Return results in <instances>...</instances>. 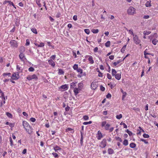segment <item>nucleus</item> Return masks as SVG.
<instances>
[{"instance_id": "6", "label": "nucleus", "mask_w": 158, "mask_h": 158, "mask_svg": "<svg viewBox=\"0 0 158 158\" xmlns=\"http://www.w3.org/2000/svg\"><path fill=\"white\" fill-rule=\"evenodd\" d=\"M98 83L97 81H94L91 83L90 85L91 88L93 89H95L98 87Z\"/></svg>"}, {"instance_id": "34", "label": "nucleus", "mask_w": 158, "mask_h": 158, "mask_svg": "<svg viewBox=\"0 0 158 158\" xmlns=\"http://www.w3.org/2000/svg\"><path fill=\"white\" fill-rule=\"evenodd\" d=\"M31 30L33 33L35 34H37L38 33L37 30L35 28H32Z\"/></svg>"}, {"instance_id": "42", "label": "nucleus", "mask_w": 158, "mask_h": 158, "mask_svg": "<svg viewBox=\"0 0 158 158\" xmlns=\"http://www.w3.org/2000/svg\"><path fill=\"white\" fill-rule=\"evenodd\" d=\"M6 114L7 116L10 118H11L12 117V115L8 112H6Z\"/></svg>"}, {"instance_id": "20", "label": "nucleus", "mask_w": 158, "mask_h": 158, "mask_svg": "<svg viewBox=\"0 0 158 158\" xmlns=\"http://www.w3.org/2000/svg\"><path fill=\"white\" fill-rule=\"evenodd\" d=\"M107 152L109 155H111L114 153V151L111 148H108L107 149Z\"/></svg>"}, {"instance_id": "5", "label": "nucleus", "mask_w": 158, "mask_h": 158, "mask_svg": "<svg viewBox=\"0 0 158 158\" xmlns=\"http://www.w3.org/2000/svg\"><path fill=\"white\" fill-rule=\"evenodd\" d=\"M27 79L29 81L34 79L37 81L38 79V77L35 74H33L32 75H29L27 77Z\"/></svg>"}, {"instance_id": "46", "label": "nucleus", "mask_w": 158, "mask_h": 158, "mask_svg": "<svg viewBox=\"0 0 158 158\" xmlns=\"http://www.w3.org/2000/svg\"><path fill=\"white\" fill-rule=\"evenodd\" d=\"M107 78L108 79H112V76L110 74V73H108L107 74Z\"/></svg>"}, {"instance_id": "16", "label": "nucleus", "mask_w": 158, "mask_h": 158, "mask_svg": "<svg viewBox=\"0 0 158 158\" xmlns=\"http://www.w3.org/2000/svg\"><path fill=\"white\" fill-rule=\"evenodd\" d=\"M116 79L119 80L121 79V73H117L114 76Z\"/></svg>"}, {"instance_id": "15", "label": "nucleus", "mask_w": 158, "mask_h": 158, "mask_svg": "<svg viewBox=\"0 0 158 158\" xmlns=\"http://www.w3.org/2000/svg\"><path fill=\"white\" fill-rule=\"evenodd\" d=\"M83 70L79 68L77 70V72L79 73L80 74V75H78L77 76L78 77L81 78L82 76V75H81L82 74V71Z\"/></svg>"}, {"instance_id": "43", "label": "nucleus", "mask_w": 158, "mask_h": 158, "mask_svg": "<svg viewBox=\"0 0 158 158\" xmlns=\"http://www.w3.org/2000/svg\"><path fill=\"white\" fill-rule=\"evenodd\" d=\"M122 114H119L118 115H117L116 116V118L117 119H120L122 117Z\"/></svg>"}, {"instance_id": "13", "label": "nucleus", "mask_w": 158, "mask_h": 158, "mask_svg": "<svg viewBox=\"0 0 158 158\" xmlns=\"http://www.w3.org/2000/svg\"><path fill=\"white\" fill-rule=\"evenodd\" d=\"M60 88L63 89V90L65 91L68 89L69 88V86L68 85L65 84L64 85H61L59 88V89Z\"/></svg>"}, {"instance_id": "55", "label": "nucleus", "mask_w": 158, "mask_h": 158, "mask_svg": "<svg viewBox=\"0 0 158 158\" xmlns=\"http://www.w3.org/2000/svg\"><path fill=\"white\" fill-rule=\"evenodd\" d=\"M121 125H123L124 128H127V126L126 125V124L124 123H123V122H122L120 124Z\"/></svg>"}, {"instance_id": "8", "label": "nucleus", "mask_w": 158, "mask_h": 158, "mask_svg": "<svg viewBox=\"0 0 158 158\" xmlns=\"http://www.w3.org/2000/svg\"><path fill=\"white\" fill-rule=\"evenodd\" d=\"M122 61V60H119L116 61L112 62L111 63V65L113 67H116L117 66H120L121 65V64H119Z\"/></svg>"}, {"instance_id": "47", "label": "nucleus", "mask_w": 158, "mask_h": 158, "mask_svg": "<svg viewBox=\"0 0 158 158\" xmlns=\"http://www.w3.org/2000/svg\"><path fill=\"white\" fill-rule=\"evenodd\" d=\"M52 154L55 158H58V157L57 154L56 152H53Z\"/></svg>"}, {"instance_id": "1", "label": "nucleus", "mask_w": 158, "mask_h": 158, "mask_svg": "<svg viewBox=\"0 0 158 158\" xmlns=\"http://www.w3.org/2000/svg\"><path fill=\"white\" fill-rule=\"evenodd\" d=\"M23 125L27 132L29 134H31L32 133V129L28 122L25 121H23Z\"/></svg>"}, {"instance_id": "2", "label": "nucleus", "mask_w": 158, "mask_h": 158, "mask_svg": "<svg viewBox=\"0 0 158 158\" xmlns=\"http://www.w3.org/2000/svg\"><path fill=\"white\" fill-rule=\"evenodd\" d=\"M133 40L134 43L136 44H139L141 46V44H140L141 42V40L139 39V37L137 35H135L133 36Z\"/></svg>"}, {"instance_id": "49", "label": "nucleus", "mask_w": 158, "mask_h": 158, "mask_svg": "<svg viewBox=\"0 0 158 158\" xmlns=\"http://www.w3.org/2000/svg\"><path fill=\"white\" fill-rule=\"evenodd\" d=\"M83 118L86 121L89 119V117L87 115H85L83 116Z\"/></svg>"}, {"instance_id": "63", "label": "nucleus", "mask_w": 158, "mask_h": 158, "mask_svg": "<svg viewBox=\"0 0 158 158\" xmlns=\"http://www.w3.org/2000/svg\"><path fill=\"white\" fill-rule=\"evenodd\" d=\"M10 145L11 146H12L13 145V142L12 140L11 137H10Z\"/></svg>"}, {"instance_id": "12", "label": "nucleus", "mask_w": 158, "mask_h": 158, "mask_svg": "<svg viewBox=\"0 0 158 158\" xmlns=\"http://www.w3.org/2000/svg\"><path fill=\"white\" fill-rule=\"evenodd\" d=\"M103 137V135L102 132L100 131H98L97 137L98 140H100Z\"/></svg>"}, {"instance_id": "44", "label": "nucleus", "mask_w": 158, "mask_h": 158, "mask_svg": "<svg viewBox=\"0 0 158 158\" xmlns=\"http://www.w3.org/2000/svg\"><path fill=\"white\" fill-rule=\"evenodd\" d=\"M73 69L74 70H77L78 69V65L76 64H74L73 66Z\"/></svg>"}, {"instance_id": "62", "label": "nucleus", "mask_w": 158, "mask_h": 158, "mask_svg": "<svg viewBox=\"0 0 158 158\" xmlns=\"http://www.w3.org/2000/svg\"><path fill=\"white\" fill-rule=\"evenodd\" d=\"M74 131L73 130L70 128V127H68L66 130V131Z\"/></svg>"}, {"instance_id": "28", "label": "nucleus", "mask_w": 158, "mask_h": 158, "mask_svg": "<svg viewBox=\"0 0 158 158\" xmlns=\"http://www.w3.org/2000/svg\"><path fill=\"white\" fill-rule=\"evenodd\" d=\"M64 72L62 69H58V74L59 75H63L64 74Z\"/></svg>"}, {"instance_id": "19", "label": "nucleus", "mask_w": 158, "mask_h": 158, "mask_svg": "<svg viewBox=\"0 0 158 158\" xmlns=\"http://www.w3.org/2000/svg\"><path fill=\"white\" fill-rule=\"evenodd\" d=\"M81 134V138H80V143L81 145H82L83 143V133L81 131L80 132Z\"/></svg>"}, {"instance_id": "51", "label": "nucleus", "mask_w": 158, "mask_h": 158, "mask_svg": "<svg viewBox=\"0 0 158 158\" xmlns=\"http://www.w3.org/2000/svg\"><path fill=\"white\" fill-rule=\"evenodd\" d=\"M92 123V121H89V122H85L83 123V124L84 125H87L89 124H91Z\"/></svg>"}, {"instance_id": "38", "label": "nucleus", "mask_w": 158, "mask_h": 158, "mask_svg": "<svg viewBox=\"0 0 158 158\" xmlns=\"http://www.w3.org/2000/svg\"><path fill=\"white\" fill-rule=\"evenodd\" d=\"M83 87V84L82 83H79L78 84V88L81 89Z\"/></svg>"}, {"instance_id": "40", "label": "nucleus", "mask_w": 158, "mask_h": 158, "mask_svg": "<svg viewBox=\"0 0 158 158\" xmlns=\"http://www.w3.org/2000/svg\"><path fill=\"white\" fill-rule=\"evenodd\" d=\"M145 6L146 7H149V6H151V2H149V1H148L146 2L145 3Z\"/></svg>"}, {"instance_id": "31", "label": "nucleus", "mask_w": 158, "mask_h": 158, "mask_svg": "<svg viewBox=\"0 0 158 158\" xmlns=\"http://www.w3.org/2000/svg\"><path fill=\"white\" fill-rule=\"evenodd\" d=\"M53 149L56 152L57 151V150H61V148L58 146H56L53 148Z\"/></svg>"}, {"instance_id": "41", "label": "nucleus", "mask_w": 158, "mask_h": 158, "mask_svg": "<svg viewBox=\"0 0 158 158\" xmlns=\"http://www.w3.org/2000/svg\"><path fill=\"white\" fill-rule=\"evenodd\" d=\"M143 136L144 138H149L150 137V136L149 135L146 133H144L143 134Z\"/></svg>"}, {"instance_id": "10", "label": "nucleus", "mask_w": 158, "mask_h": 158, "mask_svg": "<svg viewBox=\"0 0 158 158\" xmlns=\"http://www.w3.org/2000/svg\"><path fill=\"white\" fill-rule=\"evenodd\" d=\"M10 44H11V46L13 47L17 48L18 47V44L17 42L14 40H11L10 42Z\"/></svg>"}, {"instance_id": "18", "label": "nucleus", "mask_w": 158, "mask_h": 158, "mask_svg": "<svg viewBox=\"0 0 158 158\" xmlns=\"http://www.w3.org/2000/svg\"><path fill=\"white\" fill-rule=\"evenodd\" d=\"M81 89L78 88H75L74 89V92L75 95H77L79 93V91Z\"/></svg>"}, {"instance_id": "17", "label": "nucleus", "mask_w": 158, "mask_h": 158, "mask_svg": "<svg viewBox=\"0 0 158 158\" xmlns=\"http://www.w3.org/2000/svg\"><path fill=\"white\" fill-rule=\"evenodd\" d=\"M16 70L18 71L17 72H19V73H21L23 71V69H21V67L19 65H16Z\"/></svg>"}, {"instance_id": "26", "label": "nucleus", "mask_w": 158, "mask_h": 158, "mask_svg": "<svg viewBox=\"0 0 158 158\" xmlns=\"http://www.w3.org/2000/svg\"><path fill=\"white\" fill-rule=\"evenodd\" d=\"M129 144V142H128V140L127 139H124L123 142V144L125 146H126L128 145Z\"/></svg>"}, {"instance_id": "33", "label": "nucleus", "mask_w": 158, "mask_h": 158, "mask_svg": "<svg viewBox=\"0 0 158 158\" xmlns=\"http://www.w3.org/2000/svg\"><path fill=\"white\" fill-rule=\"evenodd\" d=\"M105 45L106 47H110V42L109 41H107L105 43Z\"/></svg>"}, {"instance_id": "23", "label": "nucleus", "mask_w": 158, "mask_h": 158, "mask_svg": "<svg viewBox=\"0 0 158 158\" xmlns=\"http://www.w3.org/2000/svg\"><path fill=\"white\" fill-rule=\"evenodd\" d=\"M152 42L154 45H156L158 43V40L156 39H154L152 40Z\"/></svg>"}, {"instance_id": "4", "label": "nucleus", "mask_w": 158, "mask_h": 158, "mask_svg": "<svg viewBox=\"0 0 158 158\" xmlns=\"http://www.w3.org/2000/svg\"><path fill=\"white\" fill-rule=\"evenodd\" d=\"M19 72H14L13 73L11 79L12 80H18L19 78Z\"/></svg>"}, {"instance_id": "36", "label": "nucleus", "mask_w": 158, "mask_h": 158, "mask_svg": "<svg viewBox=\"0 0 158 158\" xmlns=\"http://www.w3.org/2000/svg\"><path fill=\"white\" fill-rule=\"evenodd\" d=\"M151 33V32L150 31H143V34L144 35H146L150 34Z\"/></svg>"}, {"instance_id": "27", "label": "nucleus", "mask_w": 158, "mask_h": 158, "mask_svg": "<svg viewBox=\"0 0 158 158\" xmlns=\"http://www.w3.org/2000/svg\"><path fill=\"white\" fill-rule=\"evenodd\" d=\"M25 51V48L24 47L22 46L20 47V53H23Z\"/></svg>"}, {"instance_id": "57", "label": "nucleus", "mask_w": 158, "mask_h": 158, "mask_svg": "<svg viewBox=\"0 0 158 158\" xmlns=\"http://www.w3.org/2000/svg\"><path fill=\"white\" fill-rule=\"evenodd\" d=\"M98 50V48L97 47H95L94 49V51L95 53L97 52Z\"/></svg>"}, {"instance_id": "24", "label": "nucleus", "mask_w": 158, "mask_h": 158, "mask_svg": "<svg viewBox=\"0 0 158 158\" xmlns=\"http://www.w3.org/2000/svg\"><path fill=\"white\" fill-rule=\"evenodd\" d=\"M114 139L117 141H118L119 142H122V139L119 137L117 136H115L114 137Z\"/></svg>"}, {"instance_id": "21", "label": "nucleus", "mask_w": 158, "mask_h": 158, "mask_svg": "<svg viewBox=\"0 0 158 158\" xmlns=\"http://www.w3.org/2000/svg\"><path fill=\"white\" fill-rule=\"evenodd\" d=\"M126 30L127 31H128L129 32V34H130L131 35H132L133 36H134V35H134V34L133 31V30L132 29H130V30H129L128 29H127V28H126Z\"/></svg>"}, {"instance_id": "32", "label": "nucleus", "mask_w": 158, "mask_h": 158, "mask_svg": "<svg viewBox=\"0 0 158 158\" xmlns=\"http://www.w3.org/2000/svg\"><path fill=\"white\" fill-rule=\"evenodd\" d=\"M117 73L116 71L114 69H112V74L113 76H114Z\"/></svg>"}, {"instance_id": "61", "label": "nucleus", "mask_w": 158, "mask_h": 158, "mask_svg": "<svg viewBox=\"0 0 158 158\" xmlns=\"http://www.w3.org/2000/svg\"><path fill=\"white\" fill-rule=\"evenodd\" d=\"M100 89H101L102 91H104L105 90V88L102 85H101L100 86Z\"/></svg>"}, {"instance_id": "3", "label": "nucleus", "mask_w": 158, "mask_h": 158, "mask_svg": "<svg viewBox=\"0 0 158 158\" xmlns=\"http://www.w3.org/2000/svg\"><path fill=\"white\" fill-rule=\"evenodd\" d=\"M127 13L129 15H133L135 13V8L132 6H130L128 9Z\"/></svg>"}, {"instance_id": "29", "label": "nucleus", "mask_w": 158, "mask_h": 158, "mask_svg": "<svg viewBox=\"0 0 158 158\" xmlns=\"http://www.w3.org/2000/svg\"><path fill=\"white\" fill-rule=\"evenodd\" d=\"M91 32L94 34H97L98 32L99 31L98 29H93L91 30Z\"/></svg>"}, {"instance_id": "54", "label": "nucleus", "mask_w": 158, "mask_h": 158, "mask_svg": "<svg viewBox=\"0 0 158 158\" xmlns=\"http://www.w3.org/2000/svg\"><path fill=\"white\" fill-rule=\"evenodd\" d=\"M106 121H103L102 122L101 124V126L102 127H105V126L106 125Z\"/></svg>"}, {"instance_id": "56", "label": "nucleus", "mask_w": 158, "mask_h": 158, "mask_svg": "<svg viewBox=\"0 0 158 158\" xmlns=\"http://www.w3.org/2000/svg\"><path fill=\"white\" fill-rule=\"evenodd\" d=\"M28 70L30 72H33L34 70V69L33 67H30L29 68Z\"/></svg>"}, {"instance_id": "60", "label": "nucleus", "mask_w": 158, "mask_h": 158, "mask_svg": "<svg viewBox=\"0 0 158 158\" xmlns=\"http://www.w3.org/2000/svg\"><path fill=\"white\" fill-rule=\"evenodd\" d=\"M30 121L32 122H34L35 121V119L34 118H30Z\"/></svg>"}, {"instance_id": "35", "label": "nucleus", "mask_w": 158, "mask_h": 158, "mask_svg": "<svg viewBox=\"0 0 158 158\" xmlns=\"http://www.w3.org/2000/svg\"><path fill=\"white\" fill-rule=\"evenodd\" d=\"M130 146L131 148H134L136 147V144L134 143H130Z\"/></svg>"}, {"instance_id": "9", "label": "nucleus", "mask_w": 158, "mask_h": 158, "mask_svg": "<svg viewBox=\"0 0 158 158\" xmlns=\"http://www.w3.org/2000/svg\"><path fill=\"white\" fill-rule=\"evenodd\" d=\"M107 142L105 139H104L100 143L99 147L102 148H105Z\"/></svg>"}, {"instance_id": "50", "label": "nucleus", "mask_w": 158, "mask_h": 158, "mask_svg": "<svg viewBox=\"0 0 158 158\" xmlns=\"http://www.w3.org/2000/svg\"><path fill=\"white\" fill-rule=\"evenodd\" d=\"M30 44V42L29 39H27L26 40V43L25 44V45L27 46H28Z\"/></svg>"}, {"instance_id": "48", "label": "nucleus", "mask_w": 158, "mask_h": 158, "mask_svg": "<svg viewBox=\"0 0 158 158\" xmlns=\"http://www.w3.org/2000/svg\"><path fill=\"white\" fill-rule=\"evenodd\" d=\"M140 141H141L142 142H144V143L145 144H147L148 143V142L147 141H146V140L145 139H140Z\"/></svg>"}, {"instance_id": "25", "label": "nucleus", "mask_w": 158, "mask_h": 158, "mask_svg": "<svg viewBox=\"0 0 158 158\" xmlns=\"http://www.w3.org/2000/svg\"><path fill=\"white\" fill-rule=\"evenodd\" d=\"M77 82H73L70 84V88H74V87L76 86Z\"/></svg>"}, {"instance_id": "7", "label": "nucleus", "mask_w": 158, "mask_h": 158, "mask_svg": "<svg viewBox=\"0 0 158 158\" xmlns=\"http://www.w3.org/2000/svg\"><path fill=\"white\" fill-rule=\"evenodd\" d=\"M85 57L86 58H88V60L89 61V63L90 64H92L94 63V60H93V58L92 56L90 55H87Z\"/></svg>"}, {"instance_id": "45", "label": "nucleus", "mask_w": 158, "mask_h": 158, "mask_svg": "<svg viewBox=\"0 0 158 158\" xmlns=\"http://www.w3.org/2000/svg\"><path fill=\"white\" fill-rule=\"evenodd\" d=\"M84 31L87 34H89L90 32V30L89 29H85Z\"/></svg>"}, {"instance_id": "64", "label": "nucleus", "mask_w": 158, "mask_h": 158, "mask_svg": "<svg viewBox=\"0 0 158 158\" xmlns=\"http://www.w3.org/2000/svg\"><path fill=\"white\" fill-rule=\"evenodd\" d=\"M126 132L128 133L130 135H131L132 134L131 131H129L128 130H127Z\"/></svg>"}, {"instance_id": "39", "label": "nucleus", "mask_w": 158, "mask_h": 158, "mask_svg": "<svg viewBox=\"0 0 158 158\" xmlns=\"http://www.w3.org/2000/svg\"><path fill=\"white\" fill-rule=\"evenodd\" d=\"M126 47V45H125L123 46L121 49V52L124 53L125 52Z\"/></svg>"}, {"instance_id": "11", "label": "nucleus", "mask_w": 158, "mask_h": 158, "mask_svg": "<svg viewBox=\"0 0 158 158\" xmlns=\"http://www.w3.org/2000/svg\"><path fill=\"white\" fill-rule=\"evenodd\" d=\"M19 56L22 61H24L26 60V58L25 57L24 54L23 53H20Z\"/></svg>"}, {"instance_id": "59", "label": "nucleus", "mask_w": 158, "mask_h": 158, "mask_svg": "<svg viewBox=\"0 0 158 158\" xmlns=\"http://www.w3.org/2000/svg\"><path fill=\"white\" fill-rule=\"evenodd\" d=\"M44 43H40L39 45V47H43L44 46Z\"/></svg>"}, {"instance_id": "30", "label": "nucleus", "mask_w": 158, "mask_h": 158, "mask_svg": "<svg viewBox=\"0 0 158 158\" xmlns=\"http://www.w3.org/2000/svg\"><path fill=\"white\" fill-rule=\"evenodd\" d=\"M11 75V73H4L2 74V76L3 77H5L6 76H8L9 77H10Z\"/></svg>"}, {"instance_id": "58", "label": "nucleus", "mask_w": 158, "mask_h": 158, "mask_svg": "<svg viewBox=\"0 0 158 158\" xmlns=\"http://www.w3.org/2000/svg\"><path fill=\"white\" fill-rule=\"evenodd\" d=\"M123 95L122 96V99L123 100L124 98H125V97L126 96L127 94L126 92L123 93Z\"/></svg>"}, {"instance_id": "14", "label": "nucleus", "mask_w": 158, "mask_h": 158, "mask_svg": "<svg viewBox=\"0 0 158 158\" xmlns=\"http://www.w3.org/2000/svg\"><path fill=\"white\" fill-rule=\"evenodd\" d=\"M48 62L49 65L53 67H54L55 66V63L52 59H50L48 60Z\"/></svg>"}, {"instance_id": "22", "label": "nucleus", "mask_w": 158, "mask_h": 158, "mask_svg": "<svg viewBox=\"0 0 158 158\" xmlns=\"http://www.w3.org/2000/svg\"><path fill=\"white\" fill-rule=\"evenodd\" d=\"M36 3L37 4L39 8L41 7V5L40 3L41 0H35Z\"/></svg>"}, {"instance_id": "52", "label": "nucleus", "mask_w": 158, "mask_h": 158, "mask_svg": "<svg viewBox=\"0 0 158 158\" xmlns=\"http://www.w3.org/2000/svg\"><path fill=\"white\" fill-rule=\"evenodd\" d=\"M56 55H52L50 57V58L52 59V60H55L56 59Z\"/></svg>"}, {"instance_id": "37", "label": "nucleus", "mask_w": 158, "mask_h": 158, "mask_svg": "<svg viewBox=\"0 0 158 158\" xmlns=\"http://www.w3.org/2000/svg\"><path fill=\"white\" fill-rule=\"evenodd\" d=\"M110 125L108 124H106L105 126V129L106 130H108Z\"/></svg>"}, {"instance_id": "53", "label": "nucleus", "mask_w": 158, "mask_h": 158, "mask_svg": "<svg viewBox=\"0 0 158 158\" xmlns=\"http://www.w3.org/2000/svg\"><path fill=\"white\" fill-rule=\"evenodd\" d=\"M98 76L99 77H102L103 73L100 71H98Z\"/></svg>"}]
</instances>
